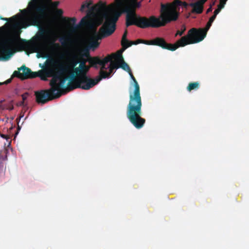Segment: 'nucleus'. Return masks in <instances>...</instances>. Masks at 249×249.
<instances>
[{"label":"nucleus","instance_id":"obj_1","mask_svg":"<svg viewBox=\"0 0 249 249\" xmlns=\"http://www.w3.org/2000/svg\"><path fill=\"white\" fill-rule=\"evenodd\" d=\"M143 0H121L120 5L124 6V12L126 13L125 25L126 27L134 25L137 27L145 29L148 28H159L165 26L167 23L176 21L179 16L177 10V6H181L179 0H175L173 4H161L160 15L159 18L151 16L148 18L137 15L136 9L141 6Z\"/></svg>","mask_w":249,"mask_h":249},{"label":"nucleus","instance_id":"obj_2","mask_svg":"<svg viewBox=\"0 0 249 249\" xmlns=\"http://www.w3.org/2000/svg\"><path fill=\"white\" fill-rule=\"evenodd\" d=\"M107 7L106 3L100 2L96 5L91 7L90 12H102V18L105 20L98 32H94L89 38L87 46L92 51L96 49L100 45L99 40L111 36L116 30V23L122 13L124 12V6L120 5L119 2L121 0H115Z\"/></svg>","mask_w":249,"mask_h":249},{"label":"nucleus","instance_id":"obj_3","mask_svg":"<svg viewBox=\"0 0 249 249\" xmlns=\"http://www.w3.org/2000/svg\"><path fill=\"white\" fill-rule=\"evenodd\" d=\"M50 63L53 66L52 67L53 78L51 80L50 85H53L61 91L66 89L70 91L68 88V84H66L67 80H69L68 82L71 81L72 87L75 86V84H73L75 77L72 72L70 73V66L53 60H51Z\"/></svg>","mask_w":249,"mask_h":249},{"label":"nucleus","instance_id":"obj_4","mask_svg":"<svg viewBox=\"0 0 249 249\" xmlns=\"http://www.w3.org/2000/svg\"><path fill=\"white\" fill-rule=\"evenodd\" d=\"M142 107V99L129 100L127 107V117L137 129L142 128L145 123V119L141 117Z\"/></svg>","mask_w":249,"mask_h":249},{"label":"nucleus","instance_id":"obj_5","mask_svg":"<svg viewBox=\"0 0 249 249\" xmlns=\"http://www.w3.org/2000/svg\"><path fill=\"white\" fill-rule=\"evenodd\" d=\"M47 6L43 4H35L32 6L30 17L28 20L20 22L21 28H26L30 25L38 26L47 17Z\"/></svg>","mask_w":249,"mask_h":249},{"label":"nucleus","instance_id":"obj_6","mask_svg":"<svg viewBox=\"0 0 249 249\" xmlns=\"http://www.w3.org/2000/svg\"><path fill=\"white\" fill-rule=\"evenodd\" d=\"M97 59L96 58L95 59H93V62L92 63L89 62V65L86 66L83 75H81V77H75V79L73 83V84H75V86L72 87L71 81L68 83V88L69 90H72L77 88L89 90L91 88L90 84L92 83L93 79L88 76L87 74L91 67H94L96 69L98 68L97 62H96V60H97Z\"/></svg>","mask_w":249,"mask_h":249},{"label":"nucleus","instance_id":"obj_7","mask_svg":"<svg viewBox=\"0 0 249 249\" xmlns=\"http://www.w3.org/2000/svg\"><path fill=\"white\" fill-rule=\"evenodd\" d=\"M51 88L47 90H41L35 92L36 101L38 104H44L47 102L60 97L61 91L53 85H50Z\"/></svg>","mask_w":249,"mask_h":249},{"label":"nucleus","instance_id":"obj_8","mask_svg":"<svg viewBox=\"0 0 249 249\" xmlns=\"http://www.w3.org/2000/svg\"><path fill=\"white\" fill-rule=\"evenodd\" d=\"M213 22L208 21L205 28H192L188 32L187 39L189 44L198 43L202 41L206 37L207 33L211 27Z\"/></svg>","mask_w":249,"mask_h":249},{"label":"nucleus","instance_id":"obj_9","mask_svg":"<svg viewBox=\"0 0 249 249\" xmlns=\"http://www.w3.org/2000/svg\"><path fill=\"white\" fill-rule=\"evenodd\" d=\"M188 44V39L185 36H182L174 44L167 43L162 37H157L154 39V45L158 46L163 49L171 51H174L179 47H184Z\"/></svg>","mask_w":249,"mask_h":249},{"label":"nucleus","instance_id":"obj_10","mask_svg":"<svg viewBox=\"0 0 249 249\" xmlns=\"http://www.w3.org/2000/svg\"><path fill=\"white\" fill-rule=\"evenodd\" d=\"M38 37L40 39H44L45 46L56 43L55 42L58 38L56 34L51 32L49 30L44 28L39 29Z\"/></svg>","mask_w":249,"mask_h":249},{"label":"nucleus","instance_id":"obj_11","mask_svg":"<svg viewBox=\"0 0 249 249\" xmlns=\"http://www.w3.org/2000/svg\"><path fill=\"white\" fill-rule=\"evenodd\" d=\"M14 41L12 39H8L5 40L0 46V52L4 54V56L3 57V59L8 60L13 55V53L11 49V45L13 44Z\"/></svg>","mask_w":249,"mask_h":249},{"label":"nucleus","instance_id":"obj_12","mask_svg":"<svg viewBox=\"0 0 249 249\" xmlns=\"http://www.w3.org/2000/svg\"><path fill=\"white\" fill-rule=\"evenodd\" d=\"M128 73L133 81V85L134 87V91H132L130 90L129 91V100L142 99L140 94V86L138 82L133 76L131 71V72Z\"/></svg>","mask_w":249,"mask_h":249},{"label":"nucleus","instance_id":"obj_13","mask_svg":"<svg viewBox=\"0 0 249 249\" xmlns=\"http://www.w3.org/2000/svg\"><path fill=\"white\" fill-rule=\"evenodd\" d=\"M31 69L26 67L25 65L22 66L18 68V71H15L13 72V76L20 78L21 80L29 78V73Z\"/></svg>","mask_w":249,"mask_h":249},{"label":"nucleus","instance_id":"obj_14","mask_svg":"<svg viewBox=\"0 0 249 249\" xmlns=\"http://www.w3.org/2000/svg\"><path fill=\"white\" fill-rule=\"evenodd\" d=\"M113 59H116L120 63V65L117 68H121L128 73L131 72V69L128 65L124 60V58L121 54L113 53Z\"/></svg>","mask_w":249,"mask_h":249},{"label":"nucleus","instance_id":"obj_15","mask_svg":"<svg viewBox=\"0 0 249 249\" xmlns=\"http://www.w3.org/2000/svg\"><path fill=\"white\" fill-rule=\"evenodd\" d=\"M53 71L52 68L47 66L38 71V77L42 80H46L48 77L53 78Z\"/></svg>","mask_w":249,"mask_h":249},{"label":"nucleus","instance_id":"obj_16","mask_svg":"<svg viewBox=\"0 0 249 249\" xmlns=\"http://www.w3.org/2000/svg\"><path fill=\"white\" fill-rule=\"evenodd\" d=\"M96 58L97 59V60H96L97 65L99 64L101 66L100 71H105V70L107 69L106 67V64L111 61L113 59V56L112 53L110 55H107L103 59H101L99 56H96Z\"/></svg>","mask_w":249,"mask_h":249},{"label":"nucleus","instance_id":"obj_17","mask_svg":"<svg viewBox=\"0 0 249 249\" xmlns=\"http://www.w3.org/2000/svg\"><path fill=\"white\" fill-rule=\"evenodd\" d=\"M110 72H107L106 71H100L99 75L95 79H93L92 83L90 84L91 88L97 84L102 79L108 78L110 77Z\"/></svg>","mask_w":249,"mask_h":249},{"label":"nucleus","instance_id":"obj_18","mask_svg":"<svg viewBox=\"0 0 249 249\" xmlns=\"http://www.w3.org/2000/svg\"><path fill=\"white\" fill-rule=\"evenodd\" d=\"M86 66V64L80 63L78 67L74 68L72 73L74 77H79L81 75H83Z\"/></svg>","mask_w":249,"mask_h":249},{"label":"nucleus","instance_id":"obj_19","mask_svg":"<svg viewBox=\"0 0 249 249\" xmlns=\"http://www.w3.org/2000/svg\"><path fill=\"white\" fill-rule=\"evenodd\" d=\"M201 1H197L194 3H191L189 5L193 8V12L197 14H201L203 12V6Z\"/></svg>","mask_w":249,"mask_h":249},{"label":"nucleus","instance_id":"obj_20","mask_svg":"<svg viewBox=\"0 0 249 249\" xmlns=\"http://www.w3.org/2000/svg\"><path fill=\"white\" fill-rule=\"evenodd\" d=\"M74 58H77L79 60V64H86L87 62H91L92 63L93 59H96V56L94 57H85V56H81L80 55L77 54H74Z\"/></svg>","mask_w":249,"mask_h":249},{"label":"nucleus","instance_id":"obj_21","mask_svg":"<svg viewBox=\"0 0 249 249\" xmlns=\"http://www.w3.org/2000/svg\"><path fill=\"white\" fill-rule=\"evenodd\" d=\"M45 47L48 50L54 53H58L61 49L60 45L58 43H55Z\"/></svg>","mask_w":249,"mask_h":249},{"label":"nucleus","instance_id":"obj_22","mask_svg":"<svg viewBox=\"0 0 249 249\" xmlns=\"http://www.w3.org/2000/svg\"><path fill=\"white\" fill-rule=\"evenodd\" d=\"M90 50V49H89V48L87 46L84 48L79 51L76 54L80 55L81 56H85V57H91L89 53Z\"/></svg>","mask_w":249,"mask_h":249},{"label":"nucleus","instance_id":"obj_23","mask_svg":"<svg viewBox=\"0 0 249 249\" xmlns=\"http://www.w3.org/2000/svg\"><path fill=\"white\" fill-rule=\"evenodd\" d=\"M200 87V83L199 82H195L190 83L187 87V89L189 91H191L193 90H196Z\"/></svg>","mask_w":249,"mask_h":249},{"label":"nucleus","instance_id":"obj_24","mask_svg":"<svg viewBox=\"0 0 249 249\" xmlns=\"http://www.w3.org/2000/svg\"><path fill=\"white\" fill-rule=\"evenodd\" d=\"M79 64V60L77 58H74V54L72 56V58L71 60L70 63L69 64H68L69 66H70V71L72 70V71H73V69L76 68L75 66Z\"/></svg>","mask_w":249,"mask_h":249},{"label":"nucleus","instance_id":"obj_25","mask_svg":"<svg viewBox=\"0 0 249 249\" xmlns=\"http://www.w3.org/2000/svg\"><path fill=\"white\" fill-rule=\"evenodd\" d=\"M127 35V31L126 29L123 35L122 41H121V44H122L123 47L124 48V49H125V46L127 44H129V43L130 42V41H128L126 38Z\"/></svg>","mask_w":249,"mask_h":249},{"label":"nucleus","instance_id":"obj_26","mask_svg":"<svg viewBox=\"0 0 249 249\" xmlns=\"http://www.w3.org/2000/svg\"><path fill=\"white\" fill-rule=\"evenodd\" d=\"M59 41L63 46L68 45L71 41V38L68 36H63L60 38Z\"/></svg>","mask_w":249,"mask_h":249},{"label":"nucleus","instance_id":"obj_27","mask_svg":"<svg viewBox=\"0 0 249 249\" xmlns=\"http://www.w3.org/2000/svg\"><path fill=\"white\" fill-rule=\"evenodd\" d=\"M65 19L67 20H68L69 24H71V23L72 24H73L74 26L72 27V29L73 30H75L78 28V25H75L76 21V19L75 18H68L67 19L66 18H65Z\"/></svg>","mask_w":249,"mask_h":249},{"label":"nucleus","instance_id":"obj_28","mask_svg":"<svg viewBox=\"0 0 249 249\" xmlns=\"http://www.w3.org/2000/svg\"><path fill=\"white\" fill-rule=\"evenodd\" d=\"M92 4L91 1H86L82 4L81 8L80 9L81 12H84L86 8H89L90 5Z\"/></svg>","mask_w":249,"mask_h":249},{"label":"nucleus","instance_id":"obj_29","mask_svg":"<svg viewBox=\"0 0 249 249\" xmlns=\"http://www.w3.org/2000/svg\"><path fill=\"white\" fill-rule=\"evenodd\" d=\"M18 15H15L14 16H13L12 17L8 18H2L0 16V19L5 20V21H10L12 22H16L18 20Z\"/></svg>","mask_w":249,"mask_h":249},{"label":"nucleus","instance_id":"obj_30","mask_svg":"<svg viewBox=\"0 0 249 249\" xmlns=\"http://www.w3.org/2000/svg\"><path fill=\"white\" fill-rule=\"evenodd\" d=\"M110 63L109 65V67H108V68H109V72H110V74L115 69H118V68H117V67L118 66L117 65V64L115 63H114V62L112 61V60L111 61H110Z\"/></svg>","mask_w":249,"mask_h":249},{"label":"nucleus","instance_id":"obj_31","mask_svg":"<svg viewBox=\"0 0 249 249\" xmlns=\"http://www.w3.org/2000/svg\"><path fill=\"white\" fill-rule=\"evenodd\" d=\"M139 43H142V39H138L137 40H136V41H130L129 44H127L125 46V49H126L128 47H130L133 44H134V45H137Z\"/></svg>","mask_w":249,"mask_h":249},{"label":"nucleus","instance_id":"obj_32","mask_svg":"<svg viewBox=\"0 0 249 249\" xmlns=\"http://www.w3.org/2000/svg\"><path fill=\"white\" fill-rule=\"evenodd\" d=\"M79 24L81 25H83V26H84V25H86L87 24H88V17H87V16L83 18Z\"/></svg>","mask_w":249,"mask_h":249},{"label":"nucleus","instance_id":"obj_33","mask_svg":"<svg viewBox=\"0 0 249 249\" xmlns=\"http://www.w3.org/2000/svg\"><path fill=\"white\" fill-rule=\"evenodd\" d=\"M29 75V78H34L36 77H38V71L33 72L31 71Z\"/></svg>","mask_w":249,"mask_h":249},{"label":"nucleus","instance_id":"obj_34","mask_svg":"<svg viewBox=\"0 0 249 249\" xmlns=\"http://www.w3.org/2000/svg\"><path fill=\"white\" fill-rule=\"evenodd\" d=\"M185 30H186V27H185V25H182L181 30V31L178 30L177 31L175 36H177V35L182 36Z\"/></svg>","mask_w":249,"mask_h":249},{"label":"nucleus","instance_id":"obj_35","mask_svg":"<svg viewBox=\"0 0 249 249\" xmlns=\"http://www.w3.org/2000/svg\"><path fill=\"white\" fill-rule=\"evenodd\" d=\"M142 43L148 45H154V39L150 40L142 39Z\"/></svg>","mask_w":249,"mask_h":249},{"label":"nucleus","instance_id":"obj_36","mask_svg":"<svg viewBox=\"0 0 249 249\" xmlns=\"http://www.w3.org/2000/svg\"><path fill=\"white\" fill-rule=\"evenodd\" d=\"M217 8L215 9L214 11V14L215 16H217V15L220 12L222 9H223L224 7H223L222 5L220 6L218 5Z\"/></svg>","mask_w":249,"mask_h":249},{"label":"nucleus","instance_id":"obj_37","mask_svg":"<svg viewBox=\"0 0 249 249\" xmlns=\"http://www.w3.org/2000/svg\"><path fill=\"white\" fill-rule=\"evenodd\" d=\"M220 0V2L218 5L221 6V5H222L223 7H224V6L228 0Z\"/></svg>","mask_w":249,"mask_h":249},{"label":"nucleus","instance_id":"obj_38","mask_svg":"<svg viewBox=\"0 0 249 249\" xmlns=\"http://www.w3.org/2000/svg\"><path fill=\"white\" fill-rule=\"evenodd\" d=\"M28 96V94L27 93H25L22 95V101H24L27 99V97Z\"/></svg>","mask_w":249,"mask_h":249},{"label":"nucleus","instance_id":"obj_39","mask_svg":"<svg viewBox=\"0 0 249 249\" xmlns=\"http://www.w3.org/2000/svg\"><path fill=\"white\" fill-rule=\"evenodd\" d=\"M181 3V6L184 7L185 8H187L189 4L185 1H181L179 2Z\"/></svg>","mask_w":249,"mask_h":249},{"label":"nucleus","instance_id":"obj_40","mask_svg":"<svg viewBox=\"0 0 249 249\" xmlns=\"http://www.w3.org/2000/svg\"><path fill=\"white\" fill-rule=\"evenodd\" d=\"M216 16L213 15V16H212L209 19V21H210L211 22H213V21L214 20V19H215L216 18Z\"/></svg>","mask_w":249,"mask_h":249},{"label":"nucleus","instance_id":"obj_41","mask_svg":"<svg viewBox=\"0 0 249 249\" xmlns=\"http://www.w3.org/2000/svg\"><path fill=\"white\" fill-rule=\"evenodd\" d=\"M212 5H211L210 7L207 10L206 13H208L212 11Z\"/></svg>","mask_w":249,"mask_h":249},{"label":"nucleus","instance_id":"obj_42","mask_svg":"<svg viewBox=\"0 0 249 249\" xmlns=\"http://www.w3.org/2000/svg\"><path fill=\"white\" fill-rule=\"evenodd\" d=\"M12 81V79H9L8 80H7L4 83H1L2 85L3 84H7L8 83H10Z\"/></svg>","mask_w":249,"mask_h":249},{"label":"nucleus","instance_id":"obj_43","mask_svg":"<svg viewBox=\"0 0 249 249\" xmlns=\"http://www.w3.org/2000/svg\"><path fill=\"white\" fill-rule=\"evenodd\" d=\"M57 13L58 14L61 15L63 13V11L61 9H58Z\"/></svg>","mask_w":249,"mask_h":249},{"label":"nucleus","instance_id":"obj_44","mask_svg":"<svg viewBox=\"0 0 249 249\" xmlns=\"http://www.w3.org/2000/svg\"><path fill=\"white\" fill-rule=\"evenodd\" d=\"M1 137L4 139H7V136L4 135V134H1L0 135Z\"/></svg>","mask_w":249,"mask_h":249},{"label":"nucleus","instance_id":"obj_45","mask_svg":"<svg viewBox=\"0 0 249 249\" xmlns=\"http://www.w3.org/2000/svg\"><path fill=\"white\" fill-rule=\"evenodd\" d=\"M19 105H20V106H24V101H22L20 103Z\"/></svg>","mask_w":249,"mask_h":249},{"label":"nucleus","instance_id":"obj_46","mask_svg":"<svg viewBox=\"0 0 249 249\" xmlns=\"http://www.w3.org/2000/svg\"><path fill=\"white\" fill-rule=\"evenodd\" d=\"M207 0H200L199 1L203 4Z\"/></svg>","mask_w":249,"mask_h":249},{"label":"nucleus","instance_id":"obj_47","mask_svg":"<svg viewBox=\"0 0 249 249\" xmlns=\"http://www.w3.org/2000/svg\"><path fill=\"white\" fill-rule=\"evenodd\" d=\"M13 109V107H10V110H12Z\"/></svg>","mask_w":249,"mask_h":249},{"label":"nucleus","instance_id":"obj_48","mask_svg":"<svg viewBox=\"0 0 249 249\" xmlns=\"http://www.w3.org/2000/svg\"><path fill=\"white\" fill-rule=\"evenodd\" d=\"M20 33H21V31H19V33H18V35H19V34H20Z\"/></svg>","mask_w":249,"mask_h":249},{"label":"nucleus","instance_id":"obj_49","mask_svg":"<svg viewBox=\"0 0 249 249\" xmlns=\"http://www.w3.org/2000/svg\"><path fill=\"white\" fill-rule=\"evenodd\" d=\"M2 83H0V85H1Z\"/></svg>","mask_w":249,"mask_h":249}]
</instances>
